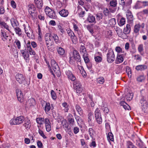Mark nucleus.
<instances>
[{"mask_svg":"<svg viewBox=\"0 0 148 148\" xmlns=\"http://www.w3.org/2000/svg\"><path fill=\"white\" fill-rule=\"evenodd\" d=\"M72 56L70 58L69 63L70 64L73 63L74 62L73 59L76 61L77 62H80L81 61V57L78 51L76 50L73 51L72 53Z\"/></svg>","mask_w":148,"mask_h":148,"instance_id":"f257e3e1","label":"nucleus"},{"mask_svg":"<svg viewBox=\"0 0 148 148\" xmlns=\"http://www.w3.org/2000/svg\"><path fill=\"white\" fill-rule=\"evenodd\" d=\"M25 117L23 116L17 117L15 119H13L10 121L11 125H19L22 123L25 120Z\"/></svg>","mask_w":148,"mask_h":148,"instance_id":"f03ea898","label":"nucleus"},{"mask_svg":"<svg viewBox=\"0 0 148 148\" xmlns=\"http://www.w3.org/2000/svg\"><path fill=\"white\" fill-rule=\"evenodd\" d=\"M45 11L46 14L49 18L54 19L56 18L57 16L55 12L49 7H46Z\"/></svg>","mask_w":148,"mask_h":148,"instance_id":"7ed1b4c3","label":"nucleus"},{"mask_svg":"<svg viewBox=\"0 0 148 148\" xmlns=\"http://www.w3.org/2000/svg\"><path fill=\"white\" fill-rule=\"evenodd\" d=\"M16 81L20 84H23L25 85H28L27 81L25 77L22 74H17L15 76Z\"/></svg>","mask_w":148,"mask_h":148,"instance_id":"20e7f679","label":"nucleus"},{"mask_svg":"<svg viewBox=\"0 0 148 148\" xmlns=\"http://www.w3.org/2000/svg\"><path fill=\"white\" fill-rule=\"evenodd\" d=\"M45 38L46 45L48 49L50 50L49 47L51 46L53 43L51 34L49 33H47L45 34Z\"/></svg>","mask_w":148,"mask_h":148,"instance_id":"39448f33","label":"nucleus"},{"mask_svg":"<svg viewBox=\"0 0 148 148\" xmlns=\"http://www.w3.org/2000/svg\"><path fill=\"white\" fill-rule=\"evenodd\" d=\"M95 118L97 122L99 124H101L102 121L101 114L99 108L96 109L95 112Z\"/></svg>","mask_w":148,"mask_h":148,"instance_id":"423d86ee","label":"nucleus"},{"mask_svg":"<svg viewBox=\"0 0 148 148\" xmlns=\"http://www.w3.org/2000/svg\"><path fill=\"white\" fill-rule=\"evenodd\" d=\"M51 65L54 72L56 73L58 76H60L61 75L60 70L58 65L55 60L51 61Z\"/></svg>","mask_w":148,"mask_h":148,"instance_id":"0eeeda50","label":"nucleus"},{"mask_svg":"<svg viewBox=\"0 0 148 148\" xmlns=\"http://www.w3.org/2000/svg\"><path fill=\"white\" fill-rule=\"evenodd\" d=\"M107 61L109 63L112 62L115 60V56L113 51L112 49L108 50L107 54Z\"/></svg>","mask_w":148,"mask_h":148,"instance_id":"6e6552de","label":"nucleus"},{"mask_svg":"<svg viewBox=\"0 0 148 148\" xmlns=\"http://www.w3.org/2000/svg\"><path fill=\"white\" fill-rule=\"evenodd\" d=\"M16 93L18 100L21 103L23 102V96L21 90L19 89H17L16 90Z\"/></svg>","mask_w":148,"mask_h":148,"instance_id":"1a4fd4ad","label":"nucleus"},{"mask_svg":"<svg viewBox=\"0 0 148 148\" xmlns=\"http://www.w3.org/2000/svg\"><path fill=\"white\" fill-rule=\"evenodd\" d=\"M93 120L94 116L93 113L91 112H90L88 115V122L89 124V126H94V123H93Z\"/></svg>","mask_w":148,"mask_h":148,"instance_id":"9d476101","label":"nucleus"},{"mask_svg":"<svg viewBox=\"0 0 148 148\" xmlns=\"http://www.w3.org/2000/svg\"><path fill=\"white\" fill-rule=\"evenodd\" d=\"M24 121V123L23 124V125L27 130H28L30 129L31 127V121L28 118L26 117V118H25V120Z\"/></svg>","mask_w":148,"mask_h":148,"instance_id":"9b49d317","label":"nucleus"},{"mask_svg":"<svg viewBox=\"0 0 148 148\" xmlns=\"http://www.w3.org/2000/svg\"><path fill=\"white\" fill-rule=\"evenodd\" d=\"M67 121L71 126H73L75 124V121L73 115L70 113L68 114L67 117Z\"/></svg>","mask_w":148,"mask_h":148,"instance_id":"f8f14e48","label":"nucleus"},{"mask_svg":"<svg viewBox=\"0 0 148 148\" xmlns=\"http://www.w3.org/2000/svg\"><path fill=\"white\" fill-rule=\"evenodd\" d=\"M66 74L68 77L71 81H74L75 79V77L73 74L72 72L70 70H67L66 71Z\"/></svg>","mask_w":148,"mask_h":148,"instance_id":"ddd939ff","label":"nucleus"},{"mask_svg":"<svg viewBox=\"0 0 148 148\" xmlns=\"http://www.w3.org/2000/svg\"><path fill=\"white\" fill-rule=\"evenodd\" d=\"M27 9L29 12L30 14H36L35 12L36 9L33 4H31L29 5L27 7Z\"/></svg>","mask_w":148,"mask_h":148,"instance_id":"4468645a","label":"nucleus"},{"mask_svg":"<svg viewBox=\"0 0 148 148\" xmlns=\"http://www.w3.org/2000/svg\"><path fill=\"white\" fill-rule=\"evenodd\" d=\"M86 21L89 23H96L95 17L90 13L88 14Z\"/></svg>","mask_w":148,"mask_h":148,"instance_id":"2eb2a0df","label":"nucleus"},{"mask_svg":"<svg viewBox=\"0 0 148 148\" xmlns=\"http://www.w3.org/2000/svg\"><path fill=\"white\" fill-rule=\"evenodd\" d=\"M21 53L25 59L27 60L29 58V56L28 51L25 48L24 49L21 50L20 51Z\"/></svg>","mask_w":148,"mask_h":148,"instance_id":"dca6fc26","label":"nucleus"},{"mask_svg":"<svg viewBox=\"0 0 148 148\" xmlns=\"http://www.w3.org/2000/svg\"><path fill=\"white\" fill-rule=\"evenodd\" d=\"M46 129L47 131L49 132L51 130L50 123L49 119L48 118L45 119Z\"/></svg>","mask_w":148,"mask_h":148,"instance_id":"f3484780","label":"nucleus"},{"mask_svg":"<svg viewBox=\"0 0 148 148\" xmlns=\"http://www.w3.org/2000/svg\"><path fill=\"white\" fill-rule=\"evenodd\" d=\"M147 68V66L146 65L142 64L137 66H136L135 69L138 71H143Z\"/></svg>","mask_w":148,"mask_h":148,"instance_id":"a211bd4d","label":"nucleus"},{"mask_svg":"<svg viewBox=\"0 0 148 148\" xmlns=\"http://www.w3.org/2000/svg\"><path fill=\"white\" fill-rule=\"evenodd\" d=\"M36 6L38 9H40L43 5L42 0H34Z\"/></svg>","mask_w":148,"mask_h":148,"instance_id":"6ab92c4d","label":"nucleus"},{"mask_svg":"<svg viewBox=\"0 0 148 148\" xmlns=\"http://www.w3.org/2000/svg\"><path fill=\"white\" fill-rule=\"evenodd\" d=\"M126 16L127 21L132 23L134 20V18L131 12L130 11L127 12Z\"/></svg>","mask_w":148,"mask_h":148,"instance_id":"aec40b11","label":"nucleus"},{"mask_svg":"<svg viewBox=\"0 0 148 148\" xmlns=\"http://www.w3.org/2000/svg\"><path fill=\"white\" fill-rule=\"evenodd\" d=\"M11 25L13 28H15L19 26V23L17 20L14 18H12L10 20Z\"/></svg>","mask_w":148,"mask_h":148,"instance_id":"412c9836","label":"nucleus"},{"mask_svg":"<svg viewBox=\"0 0 148 148\" xmlns=\"http://www.w3.org/2000/svg\"><path fill=\"white\" fill-rule=\"evenodd\" d=\"M59 14L62 16L66 17L68 15L69 12L67 10L63 9L59 12Z\"/></svg>","mask_w":148,"mask_h":148,"instance_id":"4be33fe9","label":"nucleus"},{"mask_svg":"<svg viewBox=\"0 0 148 148\" xmlns=\"http://www.w3.org/2000/svg\"><path fill=\"white\" fill-rule=\"evenodd\" d=\"M131 31L130 25L127 24L125 27L123 29V33L125 34H129L130 33Z\"/></svg>","mask_w":148,"mask_h":148,"instance_id":"5701e85b","label":"nucleus"},{"mask_svg":"<svg viewBox=\"0 0 148 148\" xmlns=\"http://www.w3.org/2000/svg\"><path fill=\"white\" fill-rule=\"evenodd\" d=\"M51 108L50 103L49 102H46L44 108V110L46 113L47 114L51 109Z\"/></svg>","mask_w":148,"mask_h":148,"instance_id":"b1692460","label":"nucleus"},{"mask_svg":"<svg viewBox=\"0 0 148 148\" xmlns=\"http://www.w3.org/2000/svg\"><path fill=\"white\" fill-rule=\"evenodd\" d=\"M80 52L81 54H82V56L84 55H86L87 53L86 49L84 45H81L80 48Z\"/></svg>","mask_w":148,"mask_h":148,"instance_id":"393cba45","label":"nucleus"},{"mask_svg":"<svg viewBox=\"0 0 148 148\" xmlns=\"http://www.w3.org/2000/svg\"><path fill=\"white\" fill-rule=\"evenodd\" d=\"M140 27V25L139 24L136 25L134 27V32L136 33V36L139 34L138 32Z\"/></svg>","mask_w":148,"mask_h":148,"instance_id":"a878e982","label":"nucleus"},{"mask_svg":"<svg viewBox=\"0 0 148 148\" xmlns=\"http://www.w3.org/2000/svg\"><path fill=\"white\" fill-rule=\"evenodd\" d=\"M75 109L80 116H82L83 114V111L79 106L76 105Z\"/></svg>","mask_w":148,"mask_h":148,"instance_id":"bb28decb","label":"nucleus"},{"mask_svg":"<svg viewBox=\"0 0 148 148\" xmlns=\"http://www.w3.org/2000/svg\"><path fill=\"white\" fill-rule=\"evenodd\" d=\"M140 102L141 106L143 105H147L148 103L145 100L144 97L143 96H141L140 97Z\"/></svg>","mask_w":148,"mask_h":148,"instance_id":"cd10ccee","label":"nucleus"},{"mask_svg":"<svg viewBox=\"0 0 148 148\" xmlns=\"http://www.w3.org/2000/svg\"><path fill=\"white\" fill-rule=\"evenodd\" d=\"M62 106L64 108L63 110L65 112H67L69 110L68 107L69 105L66 102H64L62 104Z\"/></svg>","mask_w":148,"mask_h":148,"instance_id":"c85d7f7f","label":"nucleus"},{"mask_svg":"<svg viewBox=\"0 0 148 148\" xmlns=\"http://www.w3.org/2000/svg\"><path fill=\"white\" fill-rule=\"evenodd\" d=\"M0 25L1 26H3L6 29L8 30L10 32H11L10 31L9 29V27L8 25L5 23L4 22L0 20Z\"/></svg>","mask_w":148,"mask_h":148,"instance_id":"c756f323","label":"nucleus"},{"mask_svg":"<svg viewBox=\"0 0 148 148\" xmlns=\"http://www.w3.org/2000/svg\"><path fill=\"white\" fill-rule=\"evenodd\" d=\"M51 37H52V39L53 38L54 39V40L56 43L58 44L60 43V41L59 40V38L57 34H53L51 36Z\"/></svg>","mask_w":148,"mask_h":148,"instance_id":"7c9ffc66","label":"nucleus"},{"mask_svg":"<svg viewBox=\"0 0 148 148\" xmlns=\"http://www.w3.org/2000/svg\"><path fill=\"white\" fill-rule=\"evenodd\" d=\"M88 132L90 136L92 138L95 134V131L92 128H90L88 130Z\"/></svg>","mask_w":148,"mask_h":148,"instance_id":"2f4dec72","label":"nucleus"},{"mask_svg":"<svg viewBox=\"0 0 148 148\" xmlns=\"http://www.w3.org/2000/svg\"><path fill=\"white\" fill-rule=\"evenodd\" d=\"M57 51L58 53L60 55H63L65 53L64 50L61 47H59L57 48Z\"/></svg>","mask_w":148,"mask_h":148,"instance_id":"473e14b6","label":"nucleus"},{"mask_svg":"<svg viewBox=\"0 0 148 148\" xmlns=\"http://www.w3.org/2000/svg\"><path fill=\"white\" fill-rule=\"evenodd\" d=\"M28 102L30 106H34L36 105V101L33 98H31L28 100Z\"/></svg>","mask_w":148,"mask_h":148,"instance_id":"72a5a7b5","label":"nucleus"},{"mask_svg":"<svg viewBox=\"0 0 148 148\" xmlns=\"http://www.w3.org/2000/svg\"><path fill=\"white\" fill-rule=\"evenodd\" d=\"M126 145L127 148H132L134 145L133 143L130 140L126 141Z\"/></svg>","mask_w":148,"mask_h":148,"instance_id":"f704fd0d","label":"nucleus"},{"mask_svg":"<svg viewBox=\"0 0 148 148\" xmlns=\"http://www.w3.org/2000/svg\"><path fill=\"white\" fill-rule=\"evenodd\" d=\"M74 82L73 83V88H75L78 87V86H80L81 85L80 83H79V82L77 80H75L73 81Z\"/></svg>","mask_w":148,"mask_h":148,"instance_id":"c9c22d12","label":"nucleus"},{"mask_svg":"<svg viewBox=\"0 0 148 148\" xmlns=\"http://www.w3.org/2000/svg\"><path fill=\"white\" fill-rule=\"evenodd\" d=\"M123 61V59L122 56L121 55H117L116 61L118 62L119 63L122 62Z\"/></svg>","mask_w":148,"mask_h":148,"instance_id":"e433bc0d","label":"nucleus"},{"mask_svg":"<svg viewBox=\"0 0 148 148\" xmlns=\"http://www.w3.org/2000/svg\"><path fill=\"white\" fill-rule=\"evenodd\" d=\"M108 140L111 141H114L113 135L111 132L108 133L107 136Z\"/></svg>","mask_w":148,"mask_h":148,"instance_id":"4c0bfd02","label":"nucleus"},{"mask_svg":"<svg viewBox=\"0 0 148 148\" xmlns=\"http://www.w3.org/2000/svg\"><path fill=\"white\" fill-rule=\"evenodd\" d=\"M133 96V94L132 93H128L126 96V98L128 101H130L132 100Z\"/></svg>","mask_w":148,"mask_h":148,"instance_id":"58836bf2","label":"nucleus"},{"mask_svg":"<svg viewBox=\"0 0 148 148\" xmlns=\"http://www.w3.org/2000/svg\"><path fill=\"white\" fill-rule=\"evenodd\" d=\"M14 30L16 34L19 36H21L22 34V32L21 29L18 27L14 28Z\"/></svg>","mask_w":148,"mask_h":148,"instance_id":"ea45409f","label":"nucleus"},{"mask_svg":"<svg viewBox=\"0 0 148 148\" xmlns=\"http://www.w3.org/2000/svg\"><path fill=\"white\" fill-rule=\"evenodd\" d=\"M141 108L142 111L144 113H147L148 112V104L141 106Z\"/></svg>","mask_w":148,"mask_h":148,"instance_id":"a19ab883","label":"nucleus"},{"mask_svg":"<svg viewBox=\"0 0 148 148\" xmlns=\"http://www.w3.org/2000/svg\"><path fill=\"white\" fill-rule=\"evenodd\" d=\"M103 14L101 12L98 13L96 15V18L98 21H99L102 19L103 18Z\"/></svg>","mask_w":148,"mask_h":148,"instance_id":"79ce46f5","label":"nucleus"},{"mask_svg":"<svg viewBox=\"0 0 148 148\" xmlns=\"http://www.w3.org/2000/svg\"><path fill=\"white\" fill-rule=\"evenodd\" d=\"M116 19L114 18H112L109 21V24L110 25L114 26L116 24Z\"/></svg>","mask_w":148,"mask_h":148,"instance_id":"37998d69","label":"nucleus"},{"mask_svg":"<svg viewBox=\"0 0 148 148\" xmlns=\"http://www.w3.org/2000/svg\"><path fill=\"white\" fill-rule=\"evenodd\" d=\"M94 59L95 62L97 63L101 62L102 60V58L99 56H95Z\"/></svg>","mask_w":148,"mask_h":148,"instance_id":"c03bdc74","label":"nucleus"},{"mask_svg":"<svg viewBox=\"0 0 148 148\" xmlns=\"http://www.w3.org/2000/svg\"><path fill=\"white\" fill-rule=\"evenodd\" d=\"M125 18L123 17H122L121 19L118 24L119 26H121L125 24Z\"/></svg>","mask_w":148,"mask_h":148,"instance_id":"a18cd8bd","label":"nucleus"},{"mask_svg":"<svg viewBox=\"0 0 148 148\" xmlns=\"http://www.w3.org/2000/svg\"><path fill=\"white\" fill-rule=\"evenodd\" d=\"M82 56L84 62L86 64L87 63L90 61V60L88 58V54L86 55H84Z\"/></svg>","mask_w":148,"mask_h":148,"instance_id":"49530a36","label":"nucleus"},{"mask_svg":"<svg viewBox=\"0 0 148 148\" xmlns=\"http://www.w3.org/2000/svg\"><path fill=\"white\" fill-rule=\"evenodd\" d=\"M74 89L75 90L76 92L78 93H81L82 90V85L78 86V87L74 88Z\"/></svg>","mask_w":148,"mask_h":148,"instance_id":"de8ad7c7","label":"nucleus"},{"mask_svg":"<svg viewBox=\"0 0 148 148\" xmlns=\"http://www.w3.org/2000/svg\"><path fill=\"white\" fill-rule=\"evenodd\" d=\"M71 38L73 43H76L77 41V39L76 36L74 34L70 37Z\"/></svg>","mask_w":148,"mask_h":148,"instance_id":"09e8293b","label":"nucleus"},{"mask_svg":"<svg viewBox=\"0 0 148 148\" xmlns=\"http://www.w3.org/2000/svg\"><path fill=\"white\" fill-rule=\"evenodd\" d=\"M79 16L80 17H83L85 13L84 11H82L81 9H79L78 10Z\"/></svg>","mask_w":148,"mask_h":148,"instance_id":"8fccbe9b","label":"nucleus"},{"mask_svg":"<svg viewBox=\"0 0 148 148\" xmlns=\"http://www.w3.org/2000/svg\"><path fill=\"white\" fill-rule=\"evenodd\" d=\"M75 118L78 124H79V123H80L83 121L82 120V118L79 116H78L77 115H75Z\"/></svg>","mask_w":148,"mask_h":148,"instance_id":"3c124183","label":"nucleus"},{"mask_svg":"<svg viewBox=\"0 0 148 148\" xmlns=\"http://www.w3.org/2000/svg\"><path fill=\"white\" fill-rule=\"evenodd\" d=\"M110 4L111 6L115 7L117 5V1L116 0H112L110 1Z\"/></svg>","mask_w":148,"mask_h":148,"instance_id":"603ef678","label":"nucleus"},{"mask_svg":"<svg viewBox=\"0 0 148 148\" xmlns=\"http://www.w3.org/2000/svg\"><path fill=\"white\" fill-rule=\"evenodd\" d=\"M44 118L40 117L37 118L36 119V121L37 123L41 124H42V122L44 121Z\"/></svg>","mask_w":148,"mask_h":148,"instance_id":"864d4df0","label":"nucleus"},{"mask_svg":"<svg viewBox=\"0 0 148 148\" xmlns=\"http://www.w3.org/2000/svg\"><path fill=\"white\" fill-rule=\"evenodd\" d=\"M58 29L61 33L62 34H63L65 32L63 29V28L61 25H58Z\"/></svg>","mask_w":148,"mask_h":148,"instance_id":"5fc2aeb1","label":"nucleus"},{"mask_svg":"<svg viewBox=\"0 0 148 148\" xmlns=\"http://www.w3.org/2000/svg\"><path fill=\"white\" fill-rule=\"evenodd\" d=\"M51 94L53 99L55 100L56 99V96L55 92L53 90L51 91Z\"/></svg>","mask_w":148,"mask_h":148,"instance_id":"6e6d98bb","label":"nucleus"},{"mask_svg":"<svg viewBox=\"0 0 148 148\" xmlns=\"http://www.w3.org/2000/svg\"><path fill=\"white\" fill-rule=\"evenodd\" d=\"M67 34L68 35L71 37L72 36L74 35V34L73 32L69 28H67L66 29Z\"/></svg>","mask_w":148,"mask_h":148,"instance_id":"4d7b16f0","label":"nucleus"},{"mask_svg":"<svg viewBox=\"0 0 148 148\" xmlns=\"http://www.w3.org/2000/svg\"><path fill=\"white\" fill-rule=\"evenodd\" d=\"M126 72L127 73V75L129 78L132 77V71L129 68H127L126 70Z\"/></svg>","mask_w":148,"mask_h":148,"instance_id":"13d9d810","label":"nucleus"},{"mask_svg":"<svg viewBox=\"0 0 148 148\" xmlns=\"http://www.w3.org/2000/svg\"><path fill=\"white\" fill-rule=\"evenodd\" d=\"M98 82L100 84H102L104 82V79L103 77H100L98 78Z\"/></svg>","mask_w":148,"mask_h":148,"instance_id":"bf43d9fd","label":"nucleus"},{"mask_svg":"<svg viewBox=\"0 0 148 148\" xmlns=\"http://www.w3.org/2000/svg\"><path fill=\"white\" fill-rule=\"evenodd\" d=\"M1 31V37L4 38L6 40L7 39L8 36L7 35L6 33L2 30Z\"/></svg>","mask_w":148,"mask_h":148,"instance_id":"052dcab7","label":"nucleus"},{"mask_svg":"<svg viewBox=\"0 0 148 148\" xmlns=\"http://www.w3.org/2000/svg\"><path fill=\"white\" fill-rule=\"evenodd\" d=\"M138 50L139 52L141 53L143 50V47L142 44L140 45L138 47Z\"/></svg>","mask_w":148,"mask_h":148,"instance_id":"680f3d73","label":"nucleus"},{"mask_svg":"<svg viewBox=\"0 0 148 148\" xmlns=\"http://www.w3.org/2000/svg\"><path fill=\"white\" fill-rule=\"evenodd\" d=\"M144 77L143 75H141L139 76L137 79V80L139 82H142L144 79Z\"/></svg>","mask_w":148,"mask_h":148,"instance_id":"e2e57ef3","label":"nucleus"},{"mask_svg":"<svg viewBox=\"0 0 148 148\" xmlns=\"http://www.w3.org/2000/svg\"><path fill=\"white\" fill-rule=\"evenodd\" d=\"M80 68V70L81 71H82V75L83 76H86L87 74L85 71H84L83 67L82 66H81Z\"/></svg>","mask_w":148,"mask_h":148,"instance_id":"0e129e2a","label":"nucleus"},{"mask_svg":"<svg viewBox=\"0 0 148 148\" xmlns=\"http://www.w3.org/2000/svg\"><path fill=\"white\" fill-rule=\"evenodd\" d=\"M38 132L40 135L42 136L44 138H46L47 137L45 135L43 131L40 129H39Z\"/></svg>","mask_w":148,"mask_h":148,"instance_id":"69168bd1","label":"nucleus"},{"mask_svg":"<svg viewBox=\"0 0 148 148\" xmlns=\"http://www.w3.org/2000/svg\"><path fill=\"white\" fill-rule=\"evenodd\" d=\"M87 29L89 31L90 33L92 34L94 33L91 27L89 25H87L86 27Z\"/></svg>","mask_w":148,"mask_h":148,"instance_id":"338daca9","label":"nucleus"},{"mask_svg":"<svg viewBox=\"0 0 148 148\" xmlns=\"http://www.w3.org/2000/svg\"><path fill=\"white\" fill-rule=\"evenodd\" d=\"M103 12L105 16H107L108 15L110 12L107 8H105L104 9Z\"/></svg>","mask_w":148,"mask_h":148,"instance_id":"774afa93","label":"nucleus"}]
</instances>
